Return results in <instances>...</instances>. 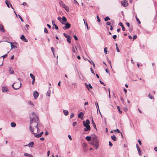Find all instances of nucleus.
Wrapping results in <instances>:
<instances>
[{
    "instance_id": "f257e3e1",
    "label": "nucleus",
    "mask_w": 157,
    "mask_h": 157,
    "mask_svg": "<svg viewBox=\"0 0 157 157\" xmlns=\"http://www.w3.org/2000/svg\"><path fill=\"white\" fill-rule=\"evenodd\" d=\"M30 119L29 128L30 131L33 134H36L38 132L39 128L38 127L39 120L38 117L36 114L33 113L30 117Z\"/></svg>"
},
{
    "instance_id": "f03ea898",
    "label": "nucleus",
    "mask_w": 157,
    "mask_h": 157,
    "mask_svg": "<svg viewBox=\"0 0 157 157\" xmlns=\"http://www.w3.org/2000/svg\"><path fill=\"white\" fill-rule=\"evenodd\" d=\"M98 143L97 137L96 136L92 137L91 144L93 145L96 149L98 147Z\"/></svg>"
},
{
    "instance_id": "7ed1b4c3",
    "label": "nucleus",
    "mask_w": 157,
    "mask_h": 157,
    "mask_svg": "<svg viewBox=\"0 0 157 157\" xmlns=\"http://www.w3.org/2000/svg\"><path fill=\"white\" fill-rule=\"evenodd\" d=\"M83 125L86 128H84V130L85 131H87L90 130V127L89 125L90 123V121L88 119H87L85 122V121H83Z\"/></svg>"
},
{
    "instance_id": "20e7f679",
    "label": "nucleus",
    "mask_w": 157,
    "mask_h": 157,
    "mask_svg": "<svg viewBox=\"0 0 157 157\" xmlns=\"http://www.w3.org/2000/svg\"><path fill=\"white\" fill-rule=\"evenodd\" d=\"M21 83L14 82L12 85V87L15 90H17L20 87Z\"/></svg>"
},
{
    "instance_id": "39448f33",
    "label": "nucleus",
    "mask_w": 157,
    "mask_h": 157,
    "mask_svg": "<svg viewBox=\"0 0 157 157\" xmlns=\"http://www.w3.org/2000/svg\"><path fill=\"white\" fill-rule=\"evenodd\" d=\"M57 19L62 24H64L65 22L67 21V19L64 16H63L62 18L60 17H59Z\"/></svg>"
},
{
    "instance_id": "423d86ee",
    "label": "nucleus",
    "mask_w": 157,
    "mask_h": 157,
    "mask_svg": "<svg viewBox=\"0 0 157 157\" xmlns=\"http://www.w3.org/2000/svg\"><path fill=\"white\" fill-rule=\"evenodd\" d=\"M63 24L65 25V26L63 27V29L64 30L68 29L71 26L70 24L68 23H65V24Z\"/></svg>"
},
{
    "instance_id": "0eeeda50",
    "label": "nucleus",
    "mask_w": 157,
    "mask_h": 157,
    "mask_svg": "<svg viewBox=\"0 0 157 157\" xmlns=\"http://www.w3.org/2000/svg\"><path fill=\"white\" fill-rule=\"evenodd\" d=\"M121 3V4L124 7H126L128 6V2L126 0L122 1Z\"/></svg>"
},
{
    "instance_id": "6e6552de",
    "label": "nucleus",
    "mask_w": 157,
    "mask_h": 157,
    "mask_svg": "<svg viewBox=\"0 0 157 157\" xmlns=\"http://www.w3.org/2000/svg\"><path fill=\"white\" fill-rule=\"evenodd\" d=\"M84 116V114L82 112H81L78 114V118H80L81 120L83 119V117Z\"/></svg>"
},
{
    "instance_id": "1a4fd4ad",
    "label": "nucleus",
    "mask_w": 157,
    "mask_h": 157,
    "mask_svg": "<svg viewBox=\"0 0 157 157\" xmlns=\"http://www.w3.org/2000/svg\"><path fill=\"white\" fill-rule=\"evenodd\" d=\"M33 96L35 99H36L38 96L39 94L36 91H35L33 92Z\"/></svg>"
},
{
    "instance_id": "9d476101",
    "label": "nucleus",
    "mask_w": 157,
    "mask_h": 157,
    "mask_svg": "<svg viewBox=\"0 0 157 157\" xmlns=\"http://www.w3.org/2000/svg\"><path fill=\"white\" fill-rule=\"evenodd\" d=\"M136 147L137 149V150L138 151L139 153V155H141V150L140 148L139 147L138 145L137 144H136Z\"/></svg>"
},
{
    "instance_id": "9b49d317",
    "label": "nucleus",
    "mask_w": 157,
    "mask_h": 157,
    "mask_svg": "<svg viewBox=\"0 0 157 157\" xmlns=\"http://www.w3.org/2000/svg\"><path fill=\"white\" fill-rule=\"evenodd\" d=\"M20 38L22 40L26 42H27V40L25 38V36L23 35H22L21 36Z\"/></svg>"
},
{
    "instance_id": "f8f14e48",
    "label": "nucleus",
    "mask_w": 157,
    "mask_h": 157,
    "mask_svg": "<svg viewBox=\"0 0 157 157\" xmlns=\"http://www.w3.org/2000/svg\"><path fill=\"white\" fill-rule=\"evenodd\" d=\"M59 4L60 6L63 8L65 6V4L63 2L61 1H59Z\"/></svg>"
},
{
    "instance_id": "ddd939ff",
    "label": "nucleus",
    "mask_w": 157,
    "mask_h": 157,
    "mask_svg": "<svg viewBox=\"0 0 157 157\" xmlns=\"http://www.w3.org/2000/svg\"><path fill=\"white\" fill-rule=\"evenodd\" d=\"M50 87H49V90L47 91L46 94V95L48 97H50V94H51V90L50 89Z\"/></svg>"
},
{
    "instance_id": "4468645a",
    "label": "nucleus",
    "mask_w": 157,
    "mask_h": 157,
    "mask_svg": "<svg viewBox=\"0 0 157 157\" xmlns=\"http://www.w3.org/2000/svg\"><path fill=\"white\" fill-rule=\"evenodd\" d=\"M85 84L88 90H89L90 88L92 89L93 87L90 84H89L88 85H87L86 83H85Z\"/></svg>"
},
{
    "instance_id": "2eb2a0df",
    "label": "nucleus",
    "mask_w": 157,
    "mask_h": 157,
    "mask_svg": "<svg viewBox=\"0 0 157 157\" xmlns=\"http://www.w3.org/2000/svg\"><path fill=\"white\" fill-rule=\"evenodd\" d=\"M55 21H52V25L53 26H54L55 27V29H58V27L55 24Z\"/></svg>"
},
{
    "instance_id": "dca6fc26",
    "label": "nucleus",
    "mask_w": 157,
    "mask_h": 157,
    "mask_svg": "<svg viewBox=\"0 0 157 157\" xmlns=\"http://www.w3.org/2000/svg\"><path fill=\"white\" fill-rule=\"evenodd\" d=\"M34 144V143L33 142H30L28 144L25 145V146H28L29 147H32Z\"/></svg>"
},
{
    "instance_id": "f3484780",
    "label": "nucleus",
    "mask_w": 157,
    "mask_h": 157,
    "mask_svg": "<svg viewBox=\"0 0 157 157\" xmlns=\"http://www.w3.org/2000/svg\"><path fill=\"white\" fill-rule=\"evenodd\" d=\"M0 30L3 32L5 31L3 26L2 25H0Z\"/></svg>"
},
{
    "instance_id": "a211bd4d",
    "label": "nucleus",
    "mask_w": 157,
    "mask_h": 157,
    "mask_svg": "<svg viewBox=\"0 0 157 157\" xmlns=\"http://www.w3.org/2000/svg\"><path fill=\"white\" fill-rule=\"evenodd\" d=\"M8 90L6 87H3L2 88V91L3 92H6L8 91Z\"/></svg>"
},
{
    "instance_id": "6ab92c4d",
    "label": "nucleus",
    "mask_w": 157,
    "mask_h": 157,
    "mask_svg": "<svg viewBox=\"0 0 157 157\" xmlns=\"http://www.w3.org/2000/svg\"><path fill=\"white\" fill-rule=\"evenodd\" d=\"M11 44V47L12 48H17V47L13 44V43L9 42Z\"/></svg>"
},
{
    "instance_id": "aec40b11",
    "label": "nucleus",
    "mask_w": 157,
    "mask_h": 157,
    "mask_svg": "<svg viewBox=\"0 0 157 157\" xmlns=\"http://www.w3.org/2000/svg\"><path fill=\"white\" fill-rule=\"evenodd\" d=\"M63 112L64 114V115L65 116H67L68 114V111H67V110H63Z\"/></svg>"
},
{
    "instance_id": "412c9836",
    "label": "nucleus",
    "mask_w": 157,
    "mask_h": 157,
    "mask_svg": "<svg viewBox=\"0 0 157 157\" xmlns=\"http://www.w3.org/2000/svg\"><path fill=\"white\" fill-rule=\"evenodd\" d=\"M111 138L114 141H116L117 140L116 137L114 135L111 136Z\"/></svg>"
},
{
    "instance_id": "4be33fe9",
    "label": "nucleus",
    "mask_w": 157,
    "mask_h": 157,
    "mask_svg": "<svg viewBox=\"0 0 157 157\" xmlns=\"http://www.w3.org/2000/svg\"><path fill=\"white\" fill-rule=\"evenodd\" d=\"M67 41L69 43H71V36H70L69 37L67 38Z\"/></svg>"
},
{
    "instance_id": "5701e85b",
    "label": "nucleus",
    "mask_w": 157,
    "mask_h": 157,
    "mask_svg": "<svg viewBox=\"0 0 157 157\" xmlns=\"http://www.w3.org/2000/svg\"><path fill=\"white\" fill-rule=\"evenodd\" d=\"M86 140L88 141H90L91 140V137L90 136H87L86 137Z\"/></svg>"
},
{
    "instance_id": "b1692460",
    "label": "nucleus",
    "mask_w": 157,
    "mask_h": 157,
    "mask_svg": "<svg viewBox=\"0 0 157 157\" xmlns=\"http://www.w3.org/2000/svg\"><path fill=\"white\" fill-rule=\"evenodd\" d=\"M63 8L67 11L68 12L69 11V8L66 6V5L65 6H64Z\"/></svg>"
},
{
    "instance_id": "393cba45",
    "label": "nucleus",
    "mask_w": 157,
    "mask_h": 157,
    "mask_svg": "<svg viewBox=\"0 0 157 157\" xmlns=\"http://www.w3.org/2000/svg\"><path fill=\"white\" fill-rule=\"evenodd\" d=\"M10 74H13L14 73V71L13 69H12L11 67H10Z\"/></svg>"
},
{
    "instance_id": "a878e982",
    "label": "nucleus",
    "mask_w": 157,
    "mask_h": 157,
    "mask_svg": "<svg viewBox=\"0 0 157 157\" xmlns=\"http://www.w3.org/2000/svg\"><path fill=\"white\" fill-rule=\"evenodd\" d=\"M135 18H136V20L138 22V23L139 24H141V22H140V21L139 19V18H137V15H136V16H135Z\"/></svg>"
},
{
    "instance_id": "bb28decb",
    "label": "nucleus",
    "mask_w": 157,
    "mask_h": 157,
    "mask_svg": "<svg viewBox=\"0 0 157 157\" xmlns=\"http://www.w3.org/2000/svg\"><path fill=\"white\" fill-rule=\"evenodd\" d=\"M16 126V124L14 122H12L11 124V126L12 127H14Z\"/></svg>"
},
{
    "instance_id": "cd10ccee",
    "label": "nucleus",
    "mask_w": 157,
    "mask_h": 157,
    "mask_svg": "<svg viewBox=\"0 0 157 157\" xmlns=\"http://www.w3.org/2000/svg\"><path fill=\"white\" fill-rule=\"evenodd\" d=\"M30 77L32 78L33 80V79L34 80V79H35V76H34L31 73L30 74Z\"/></svg>"
},
{
    "instance_id": "c85d7f7f",
    "label": "nucleus",
    "mask_w": 157,
    "mask_h": 157,
    "mask_svg": "<svg viewBox=\"0 0 157 157\" xmlns=\"http://www.w3.org/2000/svg\"><path fill=\"white\" fill-rule=\"evenodd\" d=\"M63 35L66 38H68L70 36L69 35L65 33H63Z\"/></svg>"
},
{
    "instance_id": "c756f323",
    "label": "nucleus",
    "mask_w": 157,
    "mask_h": 157,
    "mask_svg": "<svg viewBox=\"0 0 157 157\" xmlns=\"http://www.w3.org/2000/svg\"><path fill=\"white\" fill-rule=\"evenodd\" d=\"M34 136L36 137V138H38L40 137L41 136L40 135V134L39 133L36 135L35 134Z\"/></svg>"
},
{
    "instance_id": "7c9ffc66",
    "label": "nucleus",
    "mask_w": 157,
    "mask_h": 157,
    "mask_svg": "<svg viewBox=\"0 0 157 157\" xmlns=\"http://www.w3.org/2000/svg\"><path fill=\"white\" fill-rule=\"evenodd\" d=\"M104 20H105V21H107L108 20H110V18L109 17L107 16L105 18Z\"/></svg>"
},
{
    "instance_id": "2f4dec72",
    "label": "nucleus",
    "mask_w": 157,
    "mask_h": 157,
    "mask_svg": "<svg viewBox=\"0 0 157 157\" xmlns=\"http://www.w3.org/2000/svg\"><path fill=\"white\" fill-rule=\"evenodd\" d=\"M95 104L96 105V106L97 107V108L98 109V110L99 111V106H98V104L97 101L95 102Z\"/></svg>"
},
{
    "instance_id": "473e14b6",
    "label": "nucleus",
    "mask_w": 157,
    "mask_h": 157,
    "mask_svg": "<svg viewBox=\"0 0 157 157\" xmlns=\"http://www.w3.org/2000/svg\"><path fill=\"white\" fill-rule=\"evenodd\" d=\"M72 51L74 53H76V51H75V48L74 46H73L72 47Z\"/></svg>"
},
{
    "instance_id": "72a5a7b5",
    "label": "nucleus",
    "mask_w": 157,
    "mask_h": 157,
    "mask_svg": "<svg viewBox=\"0 0 157 157\" xmlns=\"http://www.w3.org/2000/svg\"><path fill=\"white\" fill-rule=\"evenodd\" d=\"M104 52L105 54L107 53V47H105L104 48Z\"/></svg>"
},
{
    "instance_id": "f704fd0d",
    "label": "nucleus",
    "mask_w": 157,
    "mask_h": 157,
    "mask_svg": "<svg viewBox=\"0 0 157 157\" xmlns=\"http://www.w3.org/2000/svg\"><path fill=\"white\" fill-rule=\"evenodd\" d=\"M5 3H6V4L7 6L8 7H10V6H9V3H10V2H9L8 1H6V2H5Z\"/></svg>"
},
{
    "instance_id": "c9c22d12",
    "label": "nucleus",
    "mask_w": 157,
    "mask_h": 157,
    "mask_svg": "<svg viewBox=\"0 0 157 157\" xmlns=\"http://www.w3.org/2000/svg\"><path fill=\"white\" fill-rule=\"evenodd\" d=\"M51 50L54 56H55L54 48L53 47H52L51 48Z\"/></svg>"
},
{
    "instance_id": "e433bc0d",
    "label": "nucleus",
    "mask_w": 157,
    "mask_h": 157,
    "mask_svg": "<svg viewBox=\"0 0 157 157\" xmlns=\"http://www.w3.org/2000/svg\"><path fill=\"white\" fill-rule=\"evenodd\" d=\"M74 113H72L70 116V118L71 119L72 118L74 117Z\"/></svg>"
},
{
    "instance_id": "4c0bfd02",
    "label": "nucleus",
    "mask_w": 157,
    "mask_h": 157,
    "mask_svg": "<svg viewBox=\"0 0 157 157\" xmlns=\"http://www.w3.org/2000/svg\"><path fill=\"white\" fill-rule=\"evenodd\" d=\"M44 32L46 33H48V31L46 28H45L44 29Z\"/></svg>"
},
{
    "instance_id": "58836bf2",
    "label": "nucleus",
    "mask_w": 157,
    "mask_h": 157,
    "mask_svg": "<svg viewBox=\"0 0 157 157\" xmlns=\"http://www.w3.org/2000/svg\"><path fill=\"white\" fill-rule=\"evenodd\" d=\"M117 109L119 111V112L120 113H121L122 111H121L120 109V108L118 106H117Z\"/></svg>"
},
{
    "instance_id": "ea45409f",
    "label": "nucleus",
    "mask_w": 157,
    "mask_h": 157,
    "mask_svg": "<svg viewBox=\"0 0 157 157\" xmlns=\"http://www.w3.org/2000/svg\"><path fill=\"white\" fill-rule=\"evenodd\" d=\"M90 71L91 72V73L93 74L94 75H95V74H94V71L93 70V69H92V67L90 68Z\"/></svg>"
},
{
    "instance_id": "a19ab883",
    "label": "nucleus",
    "mask_w": 157,
    "mask_h": 157,
    "mask_svg": "<svg viewBox=\"0 0 157 157\" xmlns=\"http://www.w3.org/2000/svg\"><path fill=\"white\" fill-rule=\"evenodd\" d=\"M148 96V97L151 99H153V96L152 95H151L150 94H149Z\"/></svg>"
},
{
    "instance_id": "79ce46f5",
    "label": "nucleus",
    "mask_w": 157,
    "mask_h": 157,
    "mask_svg": "<svg viewBox=\"0 0 157 157\" xmlns=\"http://www.w3.org/2000/svg\"><path fill=\"white\" fill-rule=\"evenodd\" d=\"M72 85L74 86H75V87H77L76 83H72Z\"/></svg>"
},
{
    "instance_id": "37998d69",
    "label": "nucleus",
    "mask_w": 157,
    "mask_h": 157,
    "mask_svg": "<svg viewBox=\"0 0 157 157\" xmlns=\"http://www.w3.org/2000/svg\"><path fill=\"white\" fill-rule=\"evenodd\" d=\"M29 103L31 105H34L33 103L31 101H29Z\"/></svg>"
},
{
    "instance_id": "c03bdc74",
    "label": "nucleus",
    "mask_w": 157,
    "mask_h": 157,
    "mask_svg": "<svg viewBox=\"0 0 157 157\" xmlns=\"http://www.w3.org/2000/svg\"><path fill=\"white\" fill-rule=\"evenodd\" d=\"M18 16H19V18H20V19H21V21L22 22H23L24 21H23V19H22V17H21L20 16V15H18Z\"/></svg>"
},
{
    "instance_id": "a18cd8bd",
    "label": "nucleus",
    "mask_w": 157,
    "mask_h": 157,
    "mask_svg": "<svg viewBox=\"0 0 157 157\" xmlns=\"http://www.w3.org/2000/svg\"><path fill=\"white\" fill-rule=\"evenodd\" d=\"M108 61L109 63V64H110L111 67H112V65H111V61L110 60H109V59H108Z\"/></svg>"
},
{
    "instance_id": "49530a36",
    "label": "nucleus",
    "mask_w": 157,
    "mask_h": 157,
    "mask_svg": "<svg viewBox=\"0 0 157 157\" xmlns=\"http://www.w3.org/2000/svg\"><path fill=\"white\" fill-rule=\"evenodd\" d=\"M97 19H98V20H97L98 21V22H100L101 21V20L99 19V17H98V15L97 16Z\"/></svg>"
},
{
    "instance_id": "de8ad7c7",
    "label": "nucleus",
    "mask_w": 157,
    "mask_h": 157,
    "mask_svg": "<svg viewBox=\"0 0 157 157\" xmlns=\"http://www.w3.org/2000/svg\"><path fill=\"white\" fill-rule=\"evenodd\" d=\"M121 101L122 102L124 103V99L121 97Z\"/></svg>"
},
{
    "instance_id": "09e8293b",
    "label": "nucleus",
    "mask_w": 157,
    "mask_h": 157,
    "mask_svg": "<svg viewBox=\"0 0 157 157\" xmlns=\"http://www.w3.org/2000/svg\"><path fill=\"white\" fill-rule=\"evenodd\" d=\"M74 3H75V4H77L78 5H79V4L77 2L76 0H74Z\"/></svg>"
},
{
    "instance_id": "8fccbe9b",
    "label": "nucleus",
    "mask_w": 157,
    "mask_h": 157,
    "mask_svg": "<svg viewBox=\"0 0 157 157\" xmlns=\"http://www.w3.org/2000/svg\"><path fill=\"white\" fill-rule=\"evenodd\" d=\"M83 21H84V24H85V26H87L88 25V24H87V22H85V20L84 19H83Z\"/></svg>"
},
{
    "instance_id": "3c124183",
    "label": "nucleus",
    "mask_w": 157,
    "mask_h": 157,
    "mask_svg": "<svg viewBox=\"0 0 157 157\" xmlns=\"http://www.w3.org/2000/svg\"><path fill=\"white\" fill-rule=\"evenodd\" d=\"M109 145L110 147H112L113 146V144L110 141L109 142Z\"/></svg>"
},
{
    "instance_id": "603ef678",
    "label": "nucleus",
    "mask_w": 157,
    "mask_h": 157,
    "mask_svg": "<svg viewBox=\"0 0 157 157\" xmlns=\"http://www.w3.org/2000/svg\"><path fill=\"white\" fill-rule=\"evenodd\" d=\"M76 124H77V122H74L72 124V125L73 126H75V125H76Z\"/></svg>"
},
{
    "instance_id": "864d4df0",
    "label": "nucleus",
    "mask_w": 157,
    "mask_h": 157,
    "mask_svg": "<svg viewBox=\"0 0 157 157\" xmlns=\"http://www.w3.org/2000/svg\"><path fill=\"white\" fill-rule=\"evenodd\" d=\"M117 35H114L113 36V39H116V38H117Z\"/></svg>"
},
{
    "instance_id": "5fc2aeb1",
    "label": "nucleus",
    "mask_w": 157,
    "mask_h": 157,
    "mask_svg": "<svg viewBox=\"0 0 157 157\" xmlns=\"http://www.w3.org/2000/svg\"><path fill=\"white\" fill-rule=\"evenodd\" d=\"M119 25L121 26V27L123 26V24L121 22H119L118 24Z\"/></svg>"
},
{
    "instance_id": "6e6d98bb",
    "label": "nucleus",
    "mask_w": 157,
    "mask_h": 157,
    "mask_svg": "<svg viewBox=\"0 0 157 157\" xmlns=\"http://www.w3.org/2000/svg\"><path fill=\"white\" fill-rule=\"evenodd\" d=\"M68 138L69 139L71 140H72V138H71V136L70 135H68Z\"/></svg>"
},
{
    "instance_id": "4d7b16f0",
    "label": "nucleus",
    "mask_w": 157,
    "mask_h": 157,
    "mask_svg": "<svg viewBox=\"0 0 157 157\" xmlns=\"http://www.w3.org/2000/svg\"><path fill=\"white\" fill-rule=\"evenodd\" d=\"M106 25H110L111 23L109 22H107L106 23Z\"/></svg>"
},
{
    "instance_id": "13d9d810",
    "label": "nucleus",
    "mask_w": 157,
    "mask_h": 157,
    "mask_svg": "<svg viewBox=\"0 0 157 157\" xmlns=\"http://www.w3.org/2000/svg\"><path fill=\"white\" fill-rule=\"evenodd\" d=\"M30 155V154H29L27 153H25L24 154V155L25 156H29Z\"/></svg>"
},
{
    "instance_id": "bf43d9fd",
    "label": "nucleus",
    "mask_w": 157,
    "mask_h": 157,
    "mask_svg": "<svg viewBox=\"0 0 157 157\" xmlns=\"http://www.w3.org/2000/svg\"><path fill=\"white\" fill-rule=\"evenodd\" d=\"M93 125V126L96 129V130H97V128H96V124H94Z\"/></svg>"
},
{
    "instance_id": "052dcab7",
    "label": "nucleus",
    "mask_w": 157,
    "mask_h": 157,
    "mask_svg": "<svg viewBox=\"0 0 157 157\" xmlns=\"http://www.w3.org/2000/svg\"><path fill=\"white\" fill-rule=\"evenodd\" d=\"M108 90L109 92V98H110V90L109 88L108 89Z\"/></svg>"
},
{
    "instance_id": "680f3d73",
    "label": "nucleus",
    "mask_w": 157,
    "mask_h": 157,
    "mask_svg": "<svg viewBox=\"0 0 157 157\" xmlns=\"http://www.w3.org/2000/svg\"><path fill=\"white\" fill-rule=\"evenodd\" d=\"M7 56V54H6L5 55H4V56H2V57H3V58H4L6 57Z\"/></svg>"
},
{
    "instance_id": "e2e57ef3",
    "label": "nucleus",
    "mask_w": 157,
    "mask_h": 157,
    "mask_svg": "<svg viewBox=\"0 0 157 157\" xmlns=\"http://www.w3.org/2000/svg\"><path fill=\"white\" fill-rule=\"evenodd\" d=\"M74 37L75 39V40H78V38L76 36V35H74Z\"/></svg>"
},
{
    "instance_id": "0e129e2a",
    "label": "nucleus",
    "mask_w": 157,
    "mask_h": 157,
    "mask_svg": "<svg viewBox=\"0 0 157 157\" xmlns=\"http://www.w3.org/2000/svg\"><path fill=\"white\" fill-rule=\"evenodd\" d=\"M122 30L123 31H124L125 30V29L124 27V26H122Z\"/></svg>"
},
{
    "instance_id": "69168bd1",
    "label": "nucleus",
    "mask_w": 157,
    "mask_h": 157,
    "mask_svg": "<svg viewBox=\"0 0 157 157\" xmlns=\"http://www.w3.org/2000/svg\"><path fill=\"white\" fill-rule=\"evenodd\" d=\"M138 142L139 144L141 145V141L140 140H138Z\"/></svg>"
},
{
    "instance_id": "338daca9",
    "label": "nucleus",
    "mask_w": 157,
    "mask_h": 157,
    "mask_svg": "<svg viewBox=\"0 0 157 157\" xmlns=\"http://www.w3.org/2000/svg\"><path fill=\"white\" fill-rule=\"evenodd\" d=\"M137 38V36H136V35H134L133 36V40L136 39Z\"/></svg>"
},
{
    "instance_id": "774afa93",
    "label": "nucleus",
    "mask_w": 157,
    "mask_h": 157,
    "mask_svg": "<svg viewBox=\"0 0 157 157\" xmlns=\"http://www.w3.org/2000/svg\"><path fill=\"white\" fill-rule=\"evenodd\" d=\"M126 24L127 25L128 27H129V26H130V24L129 23H128V22H127L126 23Z\"/></svg>"
}]
</instances>
